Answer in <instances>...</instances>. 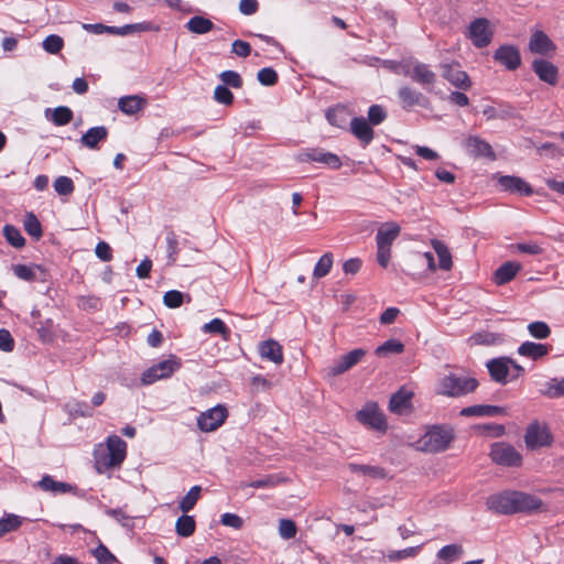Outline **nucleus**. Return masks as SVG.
I'll list each match as a JSON object with an SVG mask.
<instances>
[{"mask_svg":"<svg viewBox=\"0 0 564 564\" xmlns=\"http://www.w3.org/2000/svg\"><path fill=\"white\" fill-rule=\"evenodd\" d=\"M549 352V346L544 344H538L533 341H524L518 348V354L532 360H539L546 356Z\"/></svg>","mask_w":564,"mask_h":564,"instance_id":"obj_31","label":"nucleus"},{"mask_svg":"<svg viewBox=\"0 0 564 564\" xmlns=\"http://www.w3.org/2000/svg\"><path fill=\"white\" fill-rule=\"evenodd\" d=\"M184 302V294L177 290L167 291L163 296V303L170 308H177Z\"/></svg>","mask_w":564,"mask_h":564,"instance_id":"obj_60","label":"nucleus"},{"mask_svg":"<svg viewBox=\"0 0 564 564\" xmlns=\"http://www.w3.org/2000/svg\"><path fill=\"white\" fill-rule=\"evenodd\" d=\"M464 553L460 544H448L438 550L436 556L438 560L449 564L458 560Z\"/></svg>","mask_w":564,"mask_h":564,"instance_id":"obj_37","label":"nucleus"},{"mask_svg":"<svg viewBox=\"0 0 564 564\" xmlns=\"http://www.w3.org/2000/svg\"><path fill=\"white\" fill-rule=\"evenodd\" d=\"M543 394L552 399L564 397V378L551 379L546 383V389L543 391Z\"/></svg>","mask_w":564,"mask_h":564,"instance_id":"obj_46","label":"nucleus"},{"mask_svg":"<svg viewBox=\"0 0 564 564\" xmlns=\"http://www.w3.org/2000/svg\"><path fill=\"white\" fill-rule=\"evenodd\" d=\"M181 368L180 359L172 355L169 359L162 360L148 368L141 377L143 384H152L160 379L170 378L176 370Z\"/></svg>","mask_w":564,"mask_h":564,"instance_id":"obj_5","label":"nucleus"},{"mask_svg":"<svg viewBox=\"0 0 564 564\" xmlns=\"http://www.w3.org/2000/svg\"><path fill=\"white\" fill-rule=\"evenodd\" d=\"M532 69L540 80L553 86L557 84L558 69L553 63L542 58L534 59Z\"/></svg>","mask_w":564,"mask_h":564,"instance_id":"obj_17","label":"nucleus"},{"mask_svg":"<svg viewBox=\"0 0 564 564\" xmlns=\"http://www.w3.org/2000/svg\"><path fill=\"white\" fill-rule=\"evenodd\" d=\"M37 487L43 491H50L53 494H77V487L68 482L57 481L50 475H44L37 482Z\"/></svg>","mask_w":564,"mask_h":564,"instance_id":"obj_24","label":"nucleus"},{"mask_svg":"<svg viewBox=\"0 0 564 564\" xmlns=\"http://www.w3.org/2000/svg\"><path fill=\"white\" fill-rule=\"evenodd\" d=\"M66 409L70 415L82 416V417H90L93 416V411L86 402L80 401H72L66 404Z\"/></svg>","mask_w":564,"mask_h":564,"instance_id":"obj_48","label":"nucleus"},{"mask_svg":"<svg viewBox=\"0 0 564 564\" xmlns=\"http://www.w3.org/2000/svg\"><path fill=\"white\" fill-rule=\"evenodd\" d=\"M530 335L536 339H545L550 336L551 329L544 322H532L528 325Z\"/></svg>","mask_w":564,"mask_h":564,"instance_id":"obj_51","label":"nucleus"},{"mask_svg":"<svg viewBox=\"0 0 564 564\" xmlns=\"http://www.w3.org/2000/svg\"><path fill=\"white\" fill-rule=\"evenodd\" d=\"M214 98L217 102L230 106L234 102V95L225 85H218L214 91Z\"/></svg>","mask_w":564,"mask_h":564,"instance_id":"obj_61","label":"nucleus"},{"mask_svg":"<svg viewBox=\"0 0 564 564\" xmlns=\"http://www.w3.org/2000/svg\"><path fill=\"white\" fill-rule=\"evenodd\" d=\"M196 522L194 517L183 514L177 518L175 523V531L182 538H188L194 534Z\"/></svg>","mask_w":564,"mask_h":564,"instance_id":"obj_36","label":"nucleus"},{"mask_svg":"<svg viewBox=\"0 0 564 564\" xmlns=\"http://www.w3.org/2000/svg\"><path fill=\"white\" fill-rule=\"evenodd\" d=\"M108 137V129L104 126L90 128L80 137V143L89 149H96L98 143L105 141Z\"/></svg>","mask_w":564,"mask_h":564,"instance_id":"obj_30","label":"nucleus"},{"mask_svg":"<svg viewBox=\"0 0 564 564\" xmlns=\"http://www.w3.org/2000/svg\"><path fill=\"white\" fill-rule=\"evenodd\" d=\"M53 187H54L55 192L62 196H68L70 194H73V192L75 189V185H74L72 178L68 176H58L54 181Z\"/></svg>","mask_w":564,"mask_h":564,"instance_id":"obj_47","label":"nucleus"},{"mask_svg":"<svg viewBox=\"0 0 564 564\" xmlns=\"http://www.w3.org/2000/svg\"><path fill=\"white\" fill-rule=\"evenodd\" d=\"M3 236L7 241L14 248H22L25 246V239L21 231L13 225H6L3 227Z\"/></svg>","mask_w":564,"mask_h":564,"instance_id":"obj_43","label":"nucleus"},{"mask_svg":"<svg viewBox=\"0 0 564 564\" xmlns=\"http://www.w3.org/2000/svg\"><path fill=\"white\" fill-rule=\"evenodd\" d=\"M524 442L528 448L536 449L550 446L553 442V437L545 425H541L539 422H533L527 427Z\"/></svg>","mask_w":564,"mask_h":564,"instance_id":"obj_7","label":"nucleus"},{"mask_svg":"<svg viewBox=\"0 0 564 564\" xmlns=\"http://www.w3.org/2000/svg\"><path fill=\"white\" fill-rule=\"evenodd\" d=\"M486 505L489 510L500 514H513L518 512H533L539 510L542 500L522 491H503L491 495L487 498Z\"/></svg>","mask_w":564,"mask_h":564,"instance_id":"obj_1","label":"nucleus"},{"mask_svg":"<svg viewBox=\"0 0 564 564\" xmlns=\"http://www.w3.org/2000/svg\"><path fill=\"white\" fill-rule=\"evenodd\" d=\"M219 78L226 87L239 89L242 87V78L235 70H225L219 75Z\"/></svg>","mask_w":564,"mask_h":564,"instance_id":"obj_57","label":"nucleus"},{"mask_svg":"<svg viewBox=\"0 0 564 564\" xmlns=\"http://www.w3.org/2000/svg\"><path fill=\"white\" fill-rule=\"evenodd\" d=\"M366 354L367 351L365 349L357 348L346 355H343L338 360H336L330 367L327 368V377H337L348 371L354 366H356Z\"/></svg>","mask_w":564,"mask_h":564,"instance_id":"obj_12","label":"nucleus"},{"mask_svg":"<svg viewBox=\"0 0 564 564\" xmlns=\"http://www.w3.org/2000/svg\"><path fill=\"white\" fill-rule=\"evenodd\" d=\"M14 348V339L6 328H0V350L10 352Z\"/></svg>","mask_w":564,"mask_h":564,"instance_id":"obj_63","label":"nucleus"},{"mask_svg":"<svg viewBox=\"0 0 564 564\" xmlns=\"http://www.w3.org/2000/svg\"><path fill=\"white\" fill-rule=\"evenodd\" d=\"M231 52L240 57H247L251 53V46L246 41L236 40L231 44Z\"/></svg>","mask_w":564,"mask_h":564,"instance_id":"obj_64","label":"nucleus"},{"mask_svg":"<svg viewBox=\"0 0 564 564\" xmlns=\"http://www.w3.org/2000/svg\"><path fill=\"white\" fill-rule=\"evenodd\" d=\"M529 50L534 54L552 56L556 46L543 31H535L530 37Z\"/></svg>","mask_w":564,"mask_h":564,"instance_id":"obj_16","label":"nucleus"},{"mask_svg":"<svg viewBox=\"0 0 564 564\" xmlns=\"http://www.w3.org/2000/svg\"><path fill=\"white\" fill-rule=\"evenodd\" d=\"M478 386L475 377L465 372H449L438 380L436 392L449 398H460L476 391Z\"/></svg>","mask_w":564,"mask_h":564,"instance_id":"obj_2","label":"nucleus"},{"mask_svg":"<svg viewBox=\"0 0 564 564\" xmlns=\"http://www.w3.org/2000/svg\"><path fill=\"white\" fill-rule=\"evenodd\" d=\"M284 481L282 477L279 475H267L261 479L253 480L248 484L241 485V487H252V488H274L279 484Z\"/></svg>","mask_w":564,"mask_h":564,"instance_id":"obj_45","label":"nucleus"},{"mask_svg":"<svg viewBox=\"0 0 564 564\" xmlns=\"http://www.w3.org/2000/svg\"><path fill=\"white\" fill-rule=\"evenodd\" d=\"M148 100L139 95L123 96L118 100V108L126 115H135L144 109Z\"/></svg>","mask_w":564,"mask_h":564,"instance_id":"obj_26","label":"nucleus"},{"mask_svg":"<svg viewBox=\"0 0 564 564\" xmlns=\"http://www.w3.org/2000/svg\"><path fill=\"white\" fill-rule=\"evenodd\" d=\"M491 379L498 383H506L508 370V357L494 358L487 362Z\"/></svg>","mask_w":564,"mask_h":564,"instance_id":"obj_27","label":"nucleus"},{"mask_svg":"<svg viewBox=\"0 0 564 564\" xmlns=\"http://www.w3.org/2000/svg\"><path fill=\"white\" fill-rule=\"evenodd\" d=\"M498 183L506 192L530 196L533 189L523 178L513 175L499 176Z\"/></svg>","mask_w":564,"mask_h":564,"instance_id":"obj_18","label":"nucleus"},{"mask_svg":"<svg viewBox=\"0 0 564 564\" xmlns=\"http://www.w3.org/2000/svg\"><path fill=\"white\" fill-rule=\"evenodd\" d=\"M154 28L151 22H140L133 24H126L123 26H110L109 34L124 36L135 32L152 31Z\"/></svg>","mask_w":564,"mask_h":564,"instance_id":"obj_35","label":"nucleus"},{"mask_svg":"<svg viewBox=\"0 0 564 564\" xmlns=\"http://www.w3.org/2000/svg\"><path fill=\"white\" fill-rule=\"evenodd\" d=\"M77 305L84 311H98L101 307V300L96 295H83L77 299Z\"/></svg>","mask_w":564,"mask_h":564,"instance_id":"obj_52","label":"nucleus"},{"mask_svg":"<svg viewBox=\"0 0 564 564\" xmlns=\"http://www.w3.org/2000/svg\"><path fill=\"white\" fill-rule=\"evenodd\" d=\"M420 547L421 546H412L400 551H392L389 554H387L386 557L389 562H398L406 557H414L419 553Z\"/></svg>","mask_w":564,"mask_h":564,"instance_id":"obj_59","label":"nucleus"},{"mask_svg":"<svg viewBox=\"0 0 564 564\" xmlns=\"http://www.w3.org/2000/svg\"><path fill=\"white\" fill-rule=\"evenodd\" d=\"M185 28L194 34H206L210 32L214 29V23L212 20L202 17V15H194L192 17L187 23L185 24Z\"/></svg>","mask_w":564,"mask_h":564,"instance_id":"obj_33","label":"nucleus"},{"mask_svg":"<svg viewBox=\"0 0 564 564\" xmlns=\"http://www.w3.org/2000/svg\"><path fill=\"white\" fill-rule=\"evenodd\" d=\"M494 29L490 21L486 18H477L473 20L466 31L467 39L470 40L473 45L477 48L488 46L494 37Z\"/></svg>","mask_w":564,"mask_h":564,"instance_id":"obj_4","label":"nucleus"},{"mask_svg":"<svg viewBox=\"0 0 564 564\" xmlns=\"http://www.w3.org/2000/svg\"><path fill=\"white\" fill-rule=\"evenodd\" d=\"M431 245L438 257L440 269L445 271L451 270L453 267V260L447 246L438 239H432Z\"/></svg>","mask_w":564,"mask_h":564,"instance_id":"obj_32","label":"nucleus"},{"mask_svg":"<svg viewBox=\"0 0 564 564\" xmlns=\"http://www.w3.org/2000/svg\"><path fill=\"white\" fill-rule=\"evenodd\" d=\"M227 416V409L224 405L218 404L205 412H202L197 417V425L203 432H213L223 425Z\"/></svg>","mask_w":564,"mask_h":564,"instance_id":"obj_8","label":"nucleus"},{"mask_svg":"<svg viewBox=\"0 0 564 564\" xmlns=\"http://www.w3.org/2000/svg\"><path fill=\"white\" fill-rule=\"evenodd\" d=\"M257 78L263 86H273L279 79L278 73L272 67L261 68L257 74Z\"/></svg>","mask_w":564,"mask_h":564,"instance_id":"obj_55","label":"nucleus"},{"mask_svg":"<svg viewBox=\"0 0 564 564\" xmlns=\"http://www.w3.org/2000/svg\"><path fill=\"white\" fill-rule=\"evenodd\" d=\"M490 457L496 464L509 467L520 466L522 462L521 454L512 445L507 443L494 444L491 446Z\"/></svg>","mask_w":564,"mask_h":564,"instance_id":"obj_6","label":"nucleus"},{"mask_svg":"<svg viewBox=\"0 0 564 564\" xmlns=\"http://www.w3.org/2000/svg\"><path fill=\"white\" fill-rule=\"evenodd\" d=\"M398 97L404 109H409L414 106L426 107L429 105V99L421 91L408 85L399 88Z\"/></svg>","mask_w":564,"mask_h":564,"instance_id":"obj_19","label":"nucleus"},{"mask_svg":"<svg viewBox=\"0 0 564 564\" xmlns=\"http://www.w3.org/2000/svg\"><path fill=\"white\" fill-rule=\"evenodd\" d=\"M300 162H317L325 164L326 166L338 170L341 166L339 156L332 152H326L322 149H308L303 151L297 156Z\"/></svg>","mask_w":564,"mask_h":564,"instance_id":"obj_11","label":"nucleus"},{"mask_svg":"<svg viewBox=\"0 0 564 564\" xmlns=\"http://www.w3.org/2000/svg\"><path fill=\"white\" fill-rule=\"evenodd\" d=\"M348 469L354 474H361L375 479H382L387 476L386 469L379 466L350 463L348 464Z\"/></svg>","mask_w":564,"mask_h":564,"instance_id":"obj_34","label":"nucleus"},{"mask_svg":"<svg viewBox=\"0 0 564 564\" xmlns=\"http://www.w3.org/2000/svg\"><path fill=\"white\" fill-rule=\"evenodd\" d=\"M333 254L330 252H326L323 254L317 263L315 264L313 275L316 279H321L325 275H327L333 267Z\"/></svg>","mask_w":564,"mask_h":564,"instance_id":"obj_44","label":"nucleus"},{"mask_svg":"<svg viewBox=\"0 0 564 564\" xmlns=\"http://www.w3.org/2000/svg\"><path fill=\"white\" fill-rule=\"evenodd\" d=\"M346 117L347 113L345 108H335L326 111V119L332 126L335 127H344V123L346 122Z\"/></svg>","mask_w":564,"mask_h":564,"instance_id":"obj_58","label":"nucleus"},{"mask_svg":"<svg viewBox=\"0 0 564 564\" xmlns=\"http://www.w3.org/2000/svg\"><path fill=\"white\" fill-rule=\"evenodd\" d=\"M405 75L411 78L412 82L421 85L427 93L433 90L436 82V74L427 64L416 62L405 72Z\"/></svg>","mask_w":564,"mask_h":564,"instance_id":"obj_10","label":"nucleus"},{"mask_svg":"<svg viewBox=\"0 0 564 564\" xmlns=\"http://www.w3.org/2000/svg\"><path fill=\"white\" fill-rule=\"evenodd\" d=\"M203 332L206 334H219L224 340H229L231 332L220 318H214L204 324Z\"/></svg>","mask_w":564,"mask_h":564,"instance_id":"obj_38","label":"nucleus"},{"mask_svg":"<svg viewBox=\"0 0 564 564\" xmlns=\"http://www.w3.org/2000/svg\"><path fill=\"white\" fill-rule=\"evenodd\" d=\"M41 269L40 265L13 264L12 271L17 278L31 282L35 280L34 269Z\"/></svg>","mask_w":564,"mask_h":564,"instance_id":"obj_49","label":"nucleus"},{"mask_svg":"<svg viewBox=\"0 0 564 564\" xmlns=\"http://www.w3.org/2000/svg\"><path fill=\"white\" fill-rule=\"evenodd\" d=\"M200 491V486H193L189 489V491L183 497V499L180 502L178 507L182 512L187 513L195 507L196 502L199 499Z\"/></svg>","mask_w":564,"mask_h":564,"instance_id":"obj_42","label":"nucleus"},{"mask_svg":"<svg viewBox=\"0 0 564 564\" xmlns=\"http://www.w3.org/2000/svg\"><path fill=\"white\" fill-rule=\"evenodd\" d=\"M455 438L454 429L449 425H433L420 438V448L426 453L446 451Z\"/></svg>","mask_w":564,"mask_h":564,"instance_id":"obj_3","label":"nucleus"},{"mask_svg":"<svg viewBox=\"0 0 564 564\" xmlns=\"http://www.w3.org/2000/svg\"><path fill=\"white\" fill-rule=\"evenodd\" d=\"M464 148L467 153L474 158H485L490 161L496 160L492 147L484 139L477 135H469L464 141Z\"/></svg>","mask_w":564,"mask_h":564,"instance_id":"obj_14","label":"nucleus"},{"mask_svg":"<svg viewBox=\"0 0 564 564\" xmlns=\"http://www.w3.org/2000/svg\"><path fill=\"white\" fill-rule=\"evenodd\" d=\"M296 524L293 520L281 519L279 522V533L285 540L293 539L296 535Z\"/></svg>","mask_w":564,"mask_h":564,"instance_id":"obj_62","label":"nucleus"},{"mask_svg":"<svg viewBox=\"0 0 564 564\" xmlns=\"http://www.w3.org/2000/svg\"><path fill=\"white\" fill-rule=\"evenodd\" d=\"M506 409L498 405L476 404L463 408L459 412L462 416H497L506 414Z\"/></svg>","mask_w":564,"mask_h":564,"instance_id":"obj_22","label":"nucleus"},{"mask_svg":"<svg viewBox=\"0 0 564 564\" xmlns=\"http://www.w3.org/2000/svg\"><path fill=\"white\" fill-rule=\"evenodd\" d=\"M400 226L397 223L383 224L376 236L377 245L391 247L392 242L397 239L400 234Z\"/></svg>","mask_w":564,"mask_h":564,"instance_id":"obj_29","label":"nucleus"},{"mask_svg":"<svg viewBox=\"0 0 564 564\" xmlns=\"http://www.w3.org/2000/svg\"><path fill=\"white\" fill-rule=\"evenodd\" d=\"M404 351V345L399 339H388L382 345L378 346L375 354L378 357H387L390 354H401Z\"/></svg>","mask_w":564,"mask_h":564,"instance_id":"obj_40","label":"nucleus"},{"mask_svg":"<svg viewBox=\"0 0 564 564\" xmlns=\"http://www.w3.org/2000/svg\"><path fill=\"white\" fill-rule=\"evenodd\" d=\"M260 356L267 360L281 365L283 362L282 346L274 339H268L260 344Z\"/></svg>","mask_w":564,"mask_h":564,"instance_id":"obj_25","label":"nucleus"},{"mask_svg":"<svg viewBox=\"0 0 564 564\" xmlns=\"http://www.w3.org/2000/svg\"><path fill=\"white\" fill-rule=\"evenodd\" d=\"M73 111L66 106H58L52 110L50 120L55 126H66L73 120Z\"/></svg>","mask_w":564,"mask_h":564,"instance_id":"obj_41","label":"nucleus"},{"mask_svg":"<svg viewBox=\"0 0 564 564\" xmlns=\"http://www.w3.org/2000/svg\"><path fill=\"white\" fill-rule=\"evenodd\" d=\"M356 419L362 425L369 426L377 431H386L387 422L383 413L376 403H367L356 413Z\"/></svg>","mask_w":564,"mask_h":564,"instance_id":"obj_9","label":"nucleus"},{"mask_svg":"<svg viewBox=\"0 0 564 564\" xmlns=\"http://www.w3.org/2000/svg\"><path fill=\"white\" fill-rule=\"evenodd\" d=\"M107 448L109 453L107 466H119L126 458L127 443L118 435H111L107 438Z\"/></svg>","mask_w":564,"mask_h":564,"instance_id":"obj_15","label":"nucleus"},{"mask_svg":"<svg viewBox=\"0 0 564 564\" xmlns=\"http://www.w3.org/2000/svg\"><path fill=\"white\" fill-rule=\"evenodd\" d=\"M494 59L508 70H516L521 65V54L517 46L505 44L494 53Z\"/></svg>","mask_w":564,"mask_h":564,"instance_id":"obj_13","label":"nucleus"},{"mask_svg":"<svg viewBox=\"0 0 564 564\" xmlns=\"http://www.w3.org/2000/svg\"><path fill=\"white\" fill-rule=\"evenodd\" d=\"M443 77L455 87L467 90L471 86V82L466 72L462 70L458 65H444Z\"/></svg>","mask_w":564,"mask_h":564,"instance_id":"obj_20","label":"nucleus"},{"mask_svg":"<svg viewBox=\"0 0 564 564\" xmlns=\"http://www.w3.org/2000/svg\"><path fill=\"white\" fill-rule=\"evenodd\" d=\"M22 524L21 518L15 514H9L0 519V536L17 530Z\"/></svg>","mask_w":564,"mask_h":564,"instance_id":"obj_53","label":"nucleus"},{"mask_svg":"<svg viewBox=\"0 0 564 564\" xmlns=\"http://www.w3.org/2000/svg\"><path fill=\"white\" fill-rule=\"evenodd\" d=\"M520 270V263L512 261L505 262L495 271L494 281L497 285L507 284L517 275Z\"/></svg>","mask_w":564,"mask_h":564,"instance_id":"obj_28","label":"nucleus"},{"mask_svg":"<svg viewBox=\"0 0 564 564\" xmlns=\"http://www.w3.org/2000/svg\"><path fill=\"white\" fill-rule=\"evenodd\" d=\"M93 554L99 564H113L117 562L116 556L101 543L93 551Z\"/></svg>","mask_w":564,"mask_h":564,"instance_id":"obj_56","label":"nucleus"},{"mask_svg":"<svg viewBox=\"0 0 564 564\" xmlns=\"http://www.w3.org/2000/svg\"><path fill=\"white\" fill-rule=\"evenodd\" d=\"M413 397V392L406 390L404 387H401L397 392H394L389 401V410L392 413L401 414L405 410L411 408V399Z\"/></svg>","mask_w":564,"mask_h":564,"instance_id":"obj_23","label":"nucleus"},{"mask_svg":"<svg viewBox=\"0 0 564 564\" xmlns=\"http://www.w3.org/2000/svg\"><path fill=\"white\" fill-rule=\"evenodd\" d=\"M387 111L381 105H372L368 109V122L373 126L382 123L387 119Z\"/></svg>","mask_w":564,"mask_h":564,"instance_id":"obj_54","label":"nucleus"},{"mask_svg":"<svg viewBox=\"0 0 564 564\" xmlns=\"http://www.w3.org/2000/svg\"><path fill=\"white\" fill-rule=\"evenodd\" d=\"M350 131L365 145L369 144L375 137L373 129L364 117H354L351 119Z\"/></svg>","mask_w":564,"mask_h":564,"instance_id":"obj_21","label":"nucleus"},{"mask_svg":"<svg viewBox=\"0 0 564 564\" xmlns=\"http://www.w3.org/2000/svg\"><path fill=\"white\" fill-rule=\"evenodd\" d=\"M43 48L50 54H57L64 46V40L56 34L46 36L42 43Z\"/></svg>","mask_w":564,"mask_h":564,"instance_id":"obj_50","label":"nucleus"},{"mask_svg":"<svg viewBox=\"0 0 564 564\" xmlns=\"http://www.w3.org/2000/svg\"><path fill=\"white\" fill-rule=\"evenodd\" d=\"M23 226L26 234L35 240H39L43 236L42 225L32 212L25 215Z\"/></svg>","mask_w":564,"mask_h":564,"instance_id":"obj_39","label":"nucleus"}]
</instances>
